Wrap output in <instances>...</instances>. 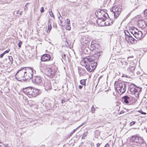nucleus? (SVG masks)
I'll return each mask as SVG.
<instances>
[{
  "mask_svg": "<svg viewBox=\"0 0 147 147\" xmlns=\"http://www.w3.org/2000/svg\"><path fill=\"white\" fill-rule=\"evenodd\" d=\"M87 57L82 60V62L85 64V67L89 72L93 71L96 68L97 63L95 61H90L86 59Z\"/></svg>",
  "mask_w": 147,
  "mask_h": 147,
  "instance_id": "nucleus-1",
  "label": "nucleus"
},
{
  "mask_svg": "<svg viewBox=\"0 0 147 147\" xmlns=\"http://www.w3.org/2000/svg\"><path fill=\"white\" fill-rule=\"evenodd\" d=\"M25 76L24 78L22 80L24 81L29 80L33 77L34 71L36 72V71L34 70L32 68L29 67H25Z\"/></svg>",
  "mask_w": 147,
  "mask_h": 147,
  "instance_id": "nucleus-2",
  "label": "nucleus"
},
{
  "mask_svg": "<svg viewBox=\"0 0 147 147\" xmlns=\"http://www.w3.org/2000/svg\"><path fill=\"white\" fill-rule=\"evenodd\" d=\"M95 14L98 19H107L109 17L107 13L104 10L100 9L96 11Z\"/></svg>",
  "mask_w": 147,
  "mask_h": 147,
  "instance_id": "nucleus-3",
  "label": "nucleus"
},
{
  "mask_svg": "<svg viewBox=\"0 0 147 147\" xmlns=\"http://www.w3.org/2000/svg\"><path fill=\"white\" fill-rule=\"evenodd\" d=\"M127 83L121 82L118 83L115 87V90L119 93L123 94L125 92L126 88Z\"/></svg>",
  "mask_w": 147,
  "mask_h": 147,
  "instance_id": "nucleus-4",
  "label": "nucleus"
},
{
  "mask_svg": "<svg viewBox=\"0 0 147 147\" xmlns=\"http://www.w3.org/2000/svg\"><path fill=\"white\" fill-rule=\"evenodd\" d=\"M129 90L132 94H134L136 97L138 96L139 93L141 91L142 88L136 87L134 84H131L129 86Z\"/></svg>",
  "mask_w": 147,
  "mask_h": 147,
  "instance_id": "nucleus-5",
  "label": "nucleus"
},
{
  "mask_svg": "<svg viewBox=\"0 0 147 147\" xmlns=\"http://www.w3.org/2000/svg\"><path fill=\"white\" fill-rule=\"evenodd\" d=\"M111 11L113 12L114 18L116 19L119 16L122 11V7L120 5H115L111 9Z\"/></svg>",
  "mask_w": 147,
  "mask_h": 147,
  "instance_id": "nucleus-6",
  "label": "nucleus"
},
{
  "mask_svg": "<svg viewBox=\"0 0 147 147\" xmlns=\"http://www.w3.org/2000/svg\"><path fill=\"white\" fill-rule=\"evenodd\" d=\"M25 70V67H22L17 72L15 76L19 79H17L18 81L22 82L24 81L22 80V79L24 78L25 72H26Z\"/></svg>",
  "mask_w": 147,
  "mask_h": 147,
  "instance_id": "nucleus-7",
  "label": "nucleus"
},
{
  "mask_svg": "<svg viewBox=\"0 0 147 147\" xmlns=\"http://www.w3.org/2000/svg\"><path fill=\"white\" fill-rule=\"evenodd\" d=\"M124 32L125 36V39L126 41L132 44L136 43L137 40L133 37L127 30H125Z\"/></svg>",
  "mask_w": 147,
  "mask_h": 147,
  "instance_id": "nucleus-8",
  "label": "nucleus"
},
{
  "mask_svg": "<svg viewBox=\"0 0 147 147\" xmlns=\"http://www.w3.org/2000/svg\"><path fill=\"white\" fill-rule=\"evenodd\" d=\"M102 52L100 51L99 52H96V53L92 56H87V61H95L97 60L99 58V57L102 54Z\"/></svg>",
  "mask_w": 147,
  "mask_h": 147,
  "instance_id": "nucleus-9",
  "label": "nucleus"
},
{
  "mask_svg": "<svg viewBox=\"0 0 147 147\" xmlns=\"http://www.w3.org/2000/svg\"><path fill=\"white\" fill-rule=\"evenodd\" d=\"M133 100L134 101L133 102H134L135 101V98L132 96L129 97L127 95H125L123 96L122 98V100L123 102L125 104H126L128 105H129V101H131V100Z\"/></svg>",
  "mask_w": 147,
  "mask_h": 147,
  "instance_id": "nucleus-10",
  "label": "nucleus"
},
{
  "mask_svg": "<svg viewBox=\"0 0 147 147\" xmlns=\"http://www.w3.org/2000/svg\"><path fill=\"white\" fill-rule=\"evenodd\" d=\"M32 80L33 83L37 85L39 84L42 81V78L40 76H33Z\"/></svg>",
  "mask_w": 147,
  "mask_h": 147,
  "instance_id": "nucleus-11",
  "label": "nucleus"
},
{
  "mask_svg": "<svg viewBox=\"0 0 147 147\" xmlns=\"http://www.w3.org/2000/svg\"><path fill=\"white\" fill-rule=\"evenodd\" d=\"M89 40L88 36H83L81 40L82 46H86V45H89L90 42H89Z\"/></svg>",
  "mask_w": 147,
  "mask_h": 147,
  "instance_id": "nucleus-12",
  "label": "nucleus"
},
{
  "mask_svg": "<svg viewBox=\"0 0 147 147\" xmlns=\"http://www.w3.org/2000/svg\"><path fill=\"white\" fill-rule=\"evenodd\" d=\"M135 29H134V30H133L131 32V33L136 38L138 39H140L142 37V35L141 31L135 32Z\"/></svg>",
  "mask_w": 147,
  "mask_h": 147,
  "instance_id": "nucleus-13",
  "label": "nucleus"
},
{
  "mask_svg": "<svg viewBox=\"0 0 147 147\" xmlns=\"http://www.w3.org/2000/svg\"><path fill=\"white\" fill-rule=\"evenodd\" d=\"M138 26L141 28H145L147 25V23L144 20L140 19L138 22Z\"/></svg>",
  "mask_w": 147,
  "mask_h": 147,
  "instance_id": "nucleus-14",
  "label": "nucleus"
},
{
  "mask_svg": "<svg viewBox=\"0 0 147 147\" xmlns=\"http://www.w3.org/2000/svg\"><path fill=\"white\" fill-rule=\"evenodd\" d=\"M44 86L45 89L47 91L50 90L51 88V83L49 81H46L44 84Z\"/></svg>",
  "mask_w": 147,
  "mask_h": 147,
  "instance_id": "nucleus-15",
  "label": "nucleus"
},
{
  "mask_svg": "<svg viewBox=\"0 0 147 147\" xmlns=\"http://www.w3.org/2000/svg\"><path fill=\"white\" fill-rule=\"evenodd\" d=\"M55 73V70L52 68H50L47 72L46 75L48 76L51 78H52L54 75Z\"/></svg>",
  "mask_w": 147,
  "mask_h": 147,
  "instance_id": "nucleus-16",
  "label": "nucleus"
},
{
  "mask_svg": "<svg viewBox=\"0 0 147 147\" xmlns=\"http://www.w3.org/2000/svg\"><path fill=\"white\" fill-rule=\"evenodd\" d=\"M51 59V57L49 55L45 54L42 55L41 57V60L42 61H49Z\"/></svg>",
  "mask_w": 147,
  "mask_h": 147,
  "instance_id": "nucleus-17",
  "label": "nucleus"
},
{
  "mask_svg": "<svg viewBox=\"0 0 147 147\" xmlns=\"http://www.w3.org/2000/svg\"><path fill=\"white\" fill-rule=\"evenodd\" d=\"M38 90L35 88H34L33 90L30 92H29L27 95L32 96L33 97H35L38 94Z\"/></svg>",
  "mask_w": 147,
  "mask_h": 147,
  "instance_id": "nucleus-18",
  "label": "nucleus"
},
{
  "mask_svg": "<svg viewBox=\"0 0 147 147\" xmlns=\"http://www.w3.org/2000/svg\"><path fill=\"white\" fill-rule=\"evenodd\" d=\"M105 21H106V19H98L96 20V22L99 26H105Z\"/></svg>",
  "mask_w": 147,
  "mask_h": 147,
  "instance_id": "nucleus-19",
  "label": "nucleus"
},
{
  "mask_svg": "<svg viewBox=\"0 0 147 147\" xmlns=\"http://www.w3.org/2000/svg\"><path fill=\"white\" fill-rule=\"evenodd\" d=\"M89 45H86L82 46L81 49L83 51L84 53H88V51H89Z\"/></svg>",
  "mask_w": 147,
  "mask_h": 147,
  "instance_id": "nucleus-20",
  "label": "nucleus"
},
{
  "mask_svg": "<svg viewBox=\"0 0 147 147\" xmlns=\"http://www.w3.org/2000/svg\"><path fill=\"white\" fill-rule=\"evenodd\" d=\"M140 137H138L134 135L132 136L131 138V140L132 142L136 143H137L139 142Z\"/></svg>",
  "mask_w": 147,
  "mask_h": 147,
  "instance_id": "nucleus-21",
  "label": "nucleus"
},
{
  "mask_svg": "<svg viewBox=\"0 0 147 147\" xmlns=\"http://www.w3.org/2000/svg\"><path fill=\"white\" fill-rule=\"evenodd\" d=\"M86 72V71L85 69H83L80 67L78 68V73L80 76L84 75L85 74Z\"/></svg>",
  "mask_w": 147,
  "mask_h": 147,
  "instance_id": "nucleus-22",
  "label": "nucleus"
},
{
  "mask_svg": "<svg viewBox=\"0 0 147 147\" xmlns=\"http://www.w3.org/2000/svg\"><path fill=\"white\" fill-rule=\"evenodd\" d=\"M34 88H28L24 90V92H25V94H28L29 92H30L31 91H32Z\"/></svg>",
  "mask_w": 147,
  "mask_h": 147,
  "instance_id": "nucleus-23",
  "label": "nucleus"
},
{
  "mask_svg": "<svg viewBox=\"0 0 147 147\" xmlns=\"http://www.w3.org/2000/svg\"><path fill=\"white\" fill-rule=\"evenodd\" d=\"M48 29L47 30V32H49L50 30H51L52 27L51 26V24L50 21H48Z\"/></svg>",
  "mask_w": 147,
  "mask_h": 147,
  "instance_id": "nucleus-24",
  "label": "nucleus"
},
{
  "mask_svg": "<svg viewBox=\"0 0 147 147\" xmlns=\"http://www.w3.org/2000/svg\"><path fill=\"white\" fill-rule=\"evenodd\" d=\"M138 143H141L142 144H145L146 146V144L145 143L144 140L141 137H140L139 141Z\"/></svg>",
  "mask_w": 147,
  "mask_h": 147,
  "instance_id": "nucleus-25",
  "label": "nucleus"
},
{
  "mask_svg": "<svg viewBox=\"0 0 147 147\" xmlns=\"http://www.w3.org/2000/svg\"><path fill=\"white\" fill-rule=\"evenodd\" d=\"M135 69V67L134 66H132L129 68H128L127 70L128 71H129L132 72Z\"/></svg>",
  "mask_w": 147,
  "mask_h": 147,
  "instance_id": "nucleus-26",
  "label": "nucleus"
},
{
  "mask_svg": "<svg viewBox=\"0 0 147 147\" xmlns=\"http://www.w3.org/2000/svg\"><path fill=\"white\" fill-rule=\"evenodd\" d=\"M80 83L82 85H84L86 86V80H80Z\"/></svg>",
  "mask_w": 147,
  "mask_h": 147,
  "instance_id": "nucleus-27",
  "label": "nucleus"
},
{
  "mask_svg": "<svg viewBox=\"0 0 147 147\" xmlns=\"http://www.w3.org/2000/svg\"><path fill=\"white\" fill-rule=\"evenodd\" d=\"M9 60L11 64H12L13 63V59L12 57L11 56H9Z\"/></svg>",
  "mask_w": 147,
  "mask_h": 147,
  "instance_id": "nucleus-28",
  "label": "nucleus"
},
{
  "mask_svg": "<svg viewBox=\"0 0 147 147\" xmlns=\"http://www.w3.org/2000/svg\"><path fill=\"white\" fill-rule=\"evenodd\" d=\"M58 13L59 14V16H58V18L59 19V20L60 21L61 24H62V21H61V20L60 19V17H61L62 18V17L61 16L59 12H58Z\"/></svg>",
  "mask_w": 147,
  "mask_h": 147,
  "instance_id": "nucleus-29",
  "label": "nucleus"
},
{
  "mask_svg": "<svg viewBox=\"0 0 147 147\" xmlns=\"http://www.w3.org/2000/svg\"><path fill=\"white\" fill-rule=\"evenodd\" d=\"M110 25V23L107 21L106 20V21H105V26H107Z\"/></svg>",
  "mask_w": 147,
  "mask_h": 147,
  "instance_id": "nucleus-30",
  "label": "nucleus"
},
{
  "mask_svg": "<svg viewBox=\"0 0 147 147\" xmlns=\"http://www.w3.org/2000/svg\"><path fill=\"white\" fill-rule=\"evenodd\" d=\"M49 13L51 17L54 18V16L51 10V13L50 11H49Z\"/></svg>",
  "mask_w": 147,
  "mask_h": 147,
  "instance_id": "nucleus-31",
  "label": "nucleus"
},
{
  "mask_svg": "<svg viewBox=\"0 0 147 147\" xmlns=\"http://www.w3.org/2000/svg\"><path fill=\"white\" fill-rule=\"evenodd\" d=\"M144 12V16L147 17V9H145Z\"/></svg>",
  "mask_w": 147,
  "mask_h": 147,
  "instance_id": "nucleus-32",
  "label": "nucleus"
},
{
  "mask_svg": "<svg viewBox=\"0 0 147 147\" xmlns=\"http://www.w3.org/2000/svg\"><path fill=\"white\" fill-rule=\"evenodd\" d=\"M65 22L67 24H70V20L68 19H67Z\"/></svg>",
  "mask_w": 147,
  "mask_h": 147,
  "instance_id": "nucleus-33",
  "label": "nucleus"
},
{
  "mask_svg": "<svg viewBox=\"0 0 147 147\" xmlns=\"http://www.w3.org/2000/svg\"><path fill=\"white\" fill-rule=\"evenodd\" d=\"M138 112L142 114L146 115V113L143 112L142 110L138 111Z\"/></svg>",
  "mask_w": 147,
  "mask_h": 147,
  "instance_id": "nucleus-34",
  "label": "nucleus"
},
{
  "mask_svg": "<svg viewBox=\"0 0 147 147\" xmlns=\"http://www.w3.org/2000/svg\"><path fill=\"white\" fill-rule=\"evenodd\" d=\"M86 122H84L83 123L80 125L76 129H77L78 127H80L81 126H82L85 125V124H86Z\"/></svg>",
  "mask_w": 147,
  "mask_h": 147,
  "instance_id": "nucleus-35",
  "label": "nucleus"
},
{
  "mask_svg": "<svg viewBox=\"0 0 147 147\" xmlns=\"http://www.w3.org/2000/svg\"><path fill=\"white\" fill-rule=\"evenodd\" d=\"M22 44V42L20 41L18 43V46L19 48H21V45Z\"/></svg>",
  "mask_w": 147,
  "mask_h": 147,
  "instance_id": "nucleus-36",
  "label": "nucleus"
},
{
  "mask_svg": "<svg viewBox=\"0 0 147 147\" xmlns=\"http://www.w3.org/2000/svg\"><path fill=\"white\" fill-rule=\"evenodd\" d=\"M9 51H10L9 49H8L7 50L5 51L3 53L4 54V55H5L6 53H8Z\"/></svg>",
  "mask_w": 147,
  "mask_h": 147,
  "instance_id": "nucleus-37",
  "label": "nucleus"
},
{
  "mask_svg": "<svg viewBox=\"0 0 147 147\" xmlns=\"http://www.w3.org/2000/svg\"><path fill=\"white\" fill-rule=\"evenodd\" d=\"M40 11L41 13H43L44 12V10L43 7H42L41 8Z\"/></svg>",
  "mask_w": 147,
  "mask_h": 147,
  "instance_id": "nucleus-38",
  "label": "nucleus"
},
{
  "mask_svg": "<svg viewBox=\"0 0 147 147\" xmlns=\"http://www.w3.org/2000/svg\"><path fill=\"white\" fill-rule=\"evenodd\" d=\"M91 111L92 112H94L93 111H94L95 109L94 108V106H93L91 108Z\"/></svg>",
  "mask_w": 147,
  "mask_h": 147,
  "instance_id": "nucleus-39",
  "label": "nucleus"
},
{
  "mask_svg": "<svg viewBox=\"0 0 147 147\" xmlns=\"http://www.w3.org/2000/svg\"><path fill=\"white\" fill-rule=\"evenodd\" d=\"M66 29L68 30H70L71 29V27L70 26H67L66 28Z\"/></svg>",
  "mask_w": 147,
  "mask_h": 147,
  "instance_id": "nucleus-40",
  "label": "nucleus"
},
{
  "mask_svg": "<svg viewBox=\"0 0 147 147\" xmlns=\"http://www.w3.org/2000/svg\"><path fill=\"white\" fill-rule=\"evenodd\" d=\"M62 58L63 59L65 60L66 59V55L65 54H64L63 56H62Z\"/></svg>",
  "mask_w": 147,
  "mask_h": 147,
  "instance_id": "nucleus-41",
  "label": "nucleus"
},
{
  "mask_svg": "<svg viewBox=\"0 0 147 147\" xmlns=\"http://www.w3.org/2000/svg\"><path fill=\"white\" fill-rule=\"evenodd\" d=\"M87 131L86 132H84L83 134V136H84V137L86 136L87 135Z\"/></svg>",
  "mask_w": 147,
  "mask_h": 147,
  "instance_id": "nucleus-42",
  "label": "nucleus"
},
{
  "mask_svg": "<svg viewBox=\"0 0 147 147\" xmlns=\"http://www.w3.org/2000/svg\"><path fill=\"white\" fill-rule=\"evenodd\" d=\"M28 4H29V3H27L26 4V5L25 6V8H24V10H26H26H27L28 9V7H27L26 5H27Z\"/></svg>",
  "mask_w": 147,
  "mask_h": 147,
  "instance_id": "nucleus-43",
  "label": "nucleus"
},
{
  "mask_svg": "<svg viewBox=\"0 0 147 147\" xmlns=\"http://www.w3.org/2000/svg\"><path fill=\"white\" fill-rule=\"evenodd\" d=\"M135 123L134 121H132L130 123V125H134Z\"/></svg>",
  "mask_w": 147,
  "mask_h": 147,
  "instance_id": "nucleus-44",
  "label": "nucleus"
},
{
  "mask_svg": "<svg viewBox=\"0 0 147 147\" xmlns=\"http://www.w3.org/2000/svg\"><path fill=\"white\" fill-rule=\"evenodd\" d=\"M4 55V54L3 53L0 54V58H2Z\"/></svg>",
  "mask_w": 147,
  "mask_h": 147,
  "instance_id": "nucleus-45",
  "label": "nucleus"
},
{
  "mask_svg": "<svg viewBox=\"0 0 147 147\" xmlns=\"http://www.w3.org/2000/svg\"><path fill=\"white\" fill-rule=\"evenodd\" d=\"M104 147H109V144L108 143H107L106 144Z\"/></svg>",
  "mask_w": 147,
  "mask_h": 147,
  "instance_id": "nucleus-46",
  "label": "nucleus"
},
{
  "mask_svg": "<svg viewBox=\"0 0 147 147\" xmlns=\"http://www.w3.org/2000/svg\"><path fill=\"white\" fill-rule=\"evenodd\" d=\"M65 102V100H61V102L62 103H63Z\"/></svg>",
  "mask_w": 147,
  "mask_h": 147,
  "instance_id": "nucleus-47",
  "label": "nucleus"
},
{
  "mask_svg": "<svg viewBox=\"0 0 147 147\" xmlns=\"http://www.w3.org/2000/svg\"><path fill=\"white\" fill-rule=\"evenodd\" d=\"M82 86L81 85H79V88L80 89H81L82 88Z\"/></svg>",
  "mask_w": 147,
  "mask_h": 147,
  "instance_id": "nucleus-48",
  "label": "nucleus"
},
{
  "mask_svg": "<svg viewBox=\"0 0 147 147\" xmlns=\"http://www.w3.org/2000/svg\"><path fill=\"white\" fill-rule=\"evenodd\" d=\"M100 144H99V143H97V144H96V146H97V147H99L100 145Z\"/></svg>",
  "mask_w": 147,
  "mask_h": 147,
  "instance_id": "nucleus-49",
  "label": "nucleus"
},
{
  "mask_svg": "<svg viewBox=\"0 0 147 147\" xmlns=\"http://www.w3.org/2000/svg\"><path fill=\"white\" fill-rule=\"evenodd\" d=\"M122 77H125L127 78V76L125 74H123V75H122Z\"/></svg>",
  "mask_w": 147,
  "mask_h": 147,
  "instance_id": "nucleus-50",
  "label": "nucleus"
},
{
  "mask_svg": "<svg viewBox=\"0 0 147 147\" xmlns=\"http://www.w3.org/2000/svg\"><path fill=\"white\" fill-rule=\"evenodd\" d=\"M76 131V129H74L72 131V132H71V133L72 134H73V133H74Z\"/></svg>",
  "mask_w": 147,
  "mask_h": 147,
  "instance_id": "nucleus-51",
  "label": "nucleus"
},
{
  "mask_svg": "<svg viewBox=\"0 0 147 147\" xmlns=\"http://www.w3.org/2000/svg\"><path fill=\"white\" fill-rule=\"evenodd\" d=\"M124 113V111H121L120 112V114H122Z\"/></svg>",
  "mask_w": 147,
  "mask_h": 147,
  "instance_id": "nucleus-52",
  "label": "nucleus"
},
{
  "mask_svg": "<svg viewBox=\"0 0 147 147\" xmlns=\"http://www.w3.org/2000/svg\"><path fill=\"white\" fill-rule=\"evenodd\" d=\"M135 32H138V31H138L137 29L136 28H135Z\"/></svg>",
  "mask_w": 147,
  "mask_h": 147,
  "instance_id": "nucleus-53",
  "label": "nucleus"
},
{
  "mask_svg": "<svg viewBox=\"0 0 147 147\" xmlns=\"http://www.w3.org/2000/svg\"><path fill=\"white\" fill-rule=\"evenodd\" d=\"M5 147H8V144H5Z\"/></svg>",
  "mask_w": 147,
  "mask_h": 147,
  "instance_id": "nucleus-54",
  "label": "nucleus"
},
{
  "mask_svg": "<svg viewBox=\"0 0 147 147\" xmlns=\"http://www.w3.org/2000/svg\"><path fill=\"white\" fill-rule=\"evenodd\" d=\"M125 64L126 65H127L128 64V63L126 62H125Z\"/></svg>",
  "mask_w": 147,
  "mask_h": 147,
  "instance_id": "nucleus-55",
  "label": "nucleus"
},
{
  "mask_svg": "<svg viewBox=\"0 0 147 147\" xmlns=\"http://www.w3.org/2000/svg\"><path fill=\"white\" fill-rule=\"evenodd\" d=\"M22 12H20V13H19V14L20 15H22Z\"/></svg>",
  "mask_w": 147,
  "mask_h": 147,
  "instance_id": "nucleus-56",
  "label": "nucleus"
},
{
  "mask_svg": "<svg viewBox=\"0 0 147 147\" xmlns=\"http://www.w3.org/2000/svg\"><path fill=\"white\" fill-rule=\"evenodd\" d=\"M19 11H17V14H18L19 13Z\"/></svg>",
  "mask_w": 147,
  "mask_h": 147,
  "instance_id": "nucleus-57",
  "label": "nucleus"
},
{
  "mask_svg": "<svg viewBox=\"0 0 147 147\" xmlns=\"http://www.w3.org/2000/svg\"><path fill=\"white\" fill-rule=\"evenodd\" d=\"M84 137L83 136V135L82 136V139H84Z\"/></svg>",
  "mask_w": 147,
  "mask_h": 147,
  "instance_id": "nucleus-58",
  "label": "nucleus"
},
{
  "mask_svg": "<svg viewBox=\"0 0 147 147\" xmlns=\"http://www.w3.org/2000/svg\"><path fill=\"white\" fill-rule=\"evenodd\" d=\"M146 133H147V130H146Z\"/></svg>",
  "mask_w": 147,
  "mask_h": 147,
  "instance_id": "nucleus-59",
  "label": "nucleus"
},
{
  "mask_svg": "<svg viewBox=\"0 0 147 147\" xmlns=\"http://www.w3.org/2000/svg\"><path fill=\"white\" fill-rule=\"evenodd\" d=\"M92 45L91 44V46H92Z\"/></svg>",
  "mask_w": 147,
  "mask_h": 147,
  "instance_id": "nucleus-60",
  "label": "nucleus"
}]
</instances>
